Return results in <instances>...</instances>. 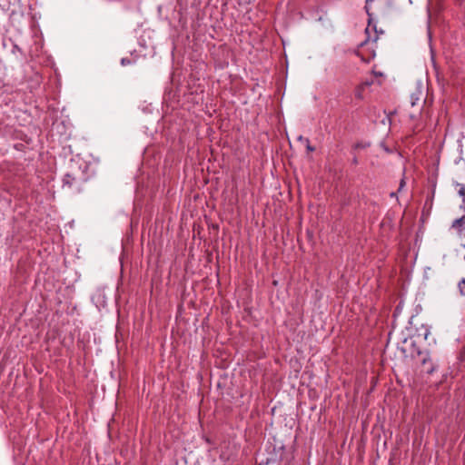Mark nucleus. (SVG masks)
I'll list each match as a JSON object with an SVG mask.
<instances>
[{
	"label": "nucleus",
	"instance_id": "nucleus-3",
	"mask_svg": "<svg viewBox=\"0 0 465 465\" xmlns=\"http://www.w3.org/2000/svg\"><path fill=\"white\" fill-rule=\"evenodd\" d=\"M374 55L375 54L373 52H370L366 56L362 55L360 51L355 52V56L364 63H369L374 57Z\"/></svg>",
	"mask_w": 465,
	"mask_h": 465
},
{
	"label": "nucleus",
	"instance_id": "nucleus-10",
	"mask_svg": "<svg viewBox=\"0 0 465 465\" xmlns=\"http://www.w3.org/2000/svg\"><path fill=\"white\" fill-rule=\"evenodd\" d=\"M429 334H430V331H426V332H425V336H424V337H425V339H427V336H428Z\"/></svg>",
	"mask_w": 465,
	"mask_h": 465
},
{
	"label": "nucleus",
	"instance_id": "nucleus-11",
	"mask_svg": "<svg viewBox=\"0 0 465 465\" xmlns=\"http://www.w3.org/2000/svg\"><path fill=\"white\" fill-rule=\"evenodd\" d=\"M395 194H396L395 193H391V196L393 197V196H395Z\"/></svg>",
	"mask_w": 465,
	"mask_h": 465
},
{
	"label": "nucleus",
	"instance_id": "nucleus-9",
	"mask_svg": "<svg viewBox=\"0 0 465 465\" xmlns=\"http://www.w3.org/2000/svg\"><path fill=\"white\" fill-rule=\"evenodd\" d=\"M372 0H366V5H365V8H366V11L367 13H369V8H368V5L370 2H371Z\"/></svg>",
	"mask_w": 465,
	"mask_h": 465
},
{
	"label": "nucleus",
	"instance_id": "nucleus-4",
	"mask_svg": "<svg viewBox=\"0 0 465 465\" xmlns=\"http://www.w3.org/2000/svg\"><path fill=\"white\" fill-rule=\"evenodd\" d=\"M459 289L460 292L462 295H465V279L461 280L460 282L459 283Z\"/></svg>",
	"mask_w": 465,
	"mask_h": 465
},
{
	"label": "nucleus",
	"instance_id": "nucleus-5",
	"mask_svg": "<svg viewBox=\"0 0 465 465\" xmlns=\"http://www.w3.org/2000/svg\"><path fill=\"white\" fill-rule=\"evenodd\" d=\"M366 146H367V143H356V144L354 145V148H355V149H359V148H365Z\"/></svg>",
	"mask_w": 465,
	"mask_h": 465
},
{
	"label": "nucleus",
	"instance_id": "nucleus-6",
	"mask_svg": "<svg viewBox=\"0 0 465 465\" xmlns=\"http://www.w3.org/2000/svg\"><path fill=\"white\" fill-rule=\"evenodd\" d=\"M130 63H131V60H130V59H128V58H123V59L121 60V64H122L123 65L129 64Z\"/></svg>",
	"mask_w": 465,
	"mask_h": 465
},
{
	"label": "nucleus",
	"instance_id": "nucleus-1",
	"mask_svg": "<svg viewBox=\"0 0 465 465\" xmlns=\"http://www.w3.org/2000/svg\"><path fill=\"white\" fill-rule=\"evenodd\" d=\"M417 355L418 356H421V363H422V366H423V371L429 374L432 373L433 371H434V364L433 362L431 361V359L430 357L429 356L428 353H424L422 352L420 350H417Z\"/></svg>",
	"mask_w": 465,
	"mask_h": 465
},
{
	"label": "nucleus",
	"instance_id": "nucleus-8",
	"mask_svg": "<svg viewBox=\"0 0 465 465\" xmlns=\"http://www.w3.org/2000/svg\"><path fill=\"white\" fill-rule=\"evenodd\" d=\"M306 141H307V150H308V151H311V152L314 151V147H312V146L310 144L309 140L307 139Z\"/></svg>",
	"mask_w": 465,
	"mask_h": 465
},
{
	"label": "nucleus",
	"instance_id": "nucleus-2",
	"mask_svg": "<svg viewBox=\"0 0 465 465\" xmlns=\"http://www.w3.org/2000/svg\"><path fill=\"white\" fill-rule=\"evenodd\" d=\"M371 85L370 82H364L355 89V97L358 99L363 98L364 90Z\"/></svg>",
	"mask_w": 465,
	"mask_h": 465
},
{
	"label": "nucleus",
	"instance_id": "nucleus-7",
	"mask_svg": "<svg viewBox=\"0 0 465 465\" xmlns=\"http://www.w3.org/2000/svg\"><path fill=\"white\" fill-rule=\"evenodd\" d=\"M405 180L401 179L399 186V191H401V189L405 186Z\"/></svg>",
	"mask_w": 465,
	"mask_h": 465
}]
</instances>
